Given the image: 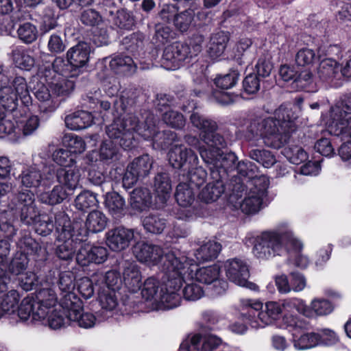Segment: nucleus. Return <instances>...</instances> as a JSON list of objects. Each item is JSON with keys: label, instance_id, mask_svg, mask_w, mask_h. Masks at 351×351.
Returning a JSON list of instances; mask_svg holds the SVG:
<instances>
[{"label": "nucleus", "instance_id": "nucleus-57", "mask_svg": "<svg viewBox=\"0 0 351 351\" xmlns=\"http://www.w3.org/2000/svg\"><path fill=\"white\" fill-rule=\"evenodd\" d=\"M29 258L27 256L22 252H16L12 259L9 266V271L15 276H19L27 268Z\"/></svg>", "mask_w": 351, "mask_h": 351}, {"label": "nucleus", "instance_id": "nucleus-2", "mask_svg": "<svg viewBox=\"0 0 351 351\" xmlns=\"http://www.w3.org/2000/svg\"><path fill=\"white\" fill-rule=\"evenodd\" d=\"M142 120L134 114H127L126 117L117 120L108 128V134L111 137L120 136V129L125 130L121 144L126 147H132L138 137L145 140L153 141V146L156 149H166L177 142V134L171 130L160 132L156 124L157 119L149 112H145L141 116Z\"/></svg>", "mask_w": 351, "mask_h": 351}, {"label": "nucleus", "instance_id": "nucleus-16", "mask_svg": "<svg viewBox=\"0 0 351 351\" xmlns=\"http://www.w3.org/2000/svg\"><path fill=\"white\" fill-rule=\"evenodd\" d=\"M341 53L340 47L330 45L326 51V58L321 60L317 69V77L322 82L329 84H335L334 82L339 80L341 77L339 64L335 56H339Z\"/></svg>", "mask_w": 351, "mask_h": 351}, {"label": "nucleus", "instance_id": "nucleus-47", "mask_svg": "<svg viewBox=\"0 0 351 351\" xmlns=\"http://www.w3.org/2000/svg\"><path fill=\"white\" fill-rule=\"evenodd\" d=\"M221 249L220 243L214 241H208L196 250L195 256L199 261H210L217 257Z\"/></svg>", "mask_w": 351, "mask_h": 351}, {"label": "nucleus", "instance_id": "nucleus-39", "mask_svg": "<svg viewBox=\"0 0 351 351\" xmlns=\"http://www.w3.org/2000/svg\"><path fill=\"white\" fill-rule=\"evenodd\" d=\"M229 40L228 32L220 31L212 34L208 50L210 57L213 60L220 58L223 54Z\"/></svg>", "mask_w": 351, "mask_h": 351}, {"label": "nucleus", "instance_id": "nucleus-32", "mask_svg": "<svg viewBox=\"0 0 351 351\" xmlns=\"http://www.w3.org/2000/svg\"><path fill=\"white\" fill-rule=\"evenodd\" d=\"M80 177V171L76 165L68 168L55 167V178L69 192H73L78 187Z\"/></svg>", "mask_w": 351, "mask_h": 351}, {"label": "nucleus", "instance_id": "nucleus-18", "mask_svg": "<svg viewBox=\"0 0 351 351\" xmlns=\"http://www.w3.org/2000/svg\"><path fill=\"white\" fill-rule=\"evenodd\" d=\"M190 121L192 125L201 130L200 138L204 145H200L199 139L191 135L185 136V141L186 143L195 147L199 152V149L204 147L205 149H209L210 146L204 142L203 136L206 134L213 136L215 135L221 136L220 134L215 132L217 130V125L215 121L207 119L202 115L199 114L197 112H193L190 117Z\"/></svg>", "mask_w": 351, "mask_h": 351}, {"label": "nucleus", "instance_id": "nucleus-56", "mask_svg": "<svg viewBox=\"0 0 351 351\" xmlns=\"http://www.w3.org/2000/svg\"><path fill=\"white\" fill-rule=\"evenodd\" d=\"M63 142L67 149L73 154L75 157L77 154L83 153L86 148V143L83 138L75 134H69L64 136Z\"/></svg>", "mask_w": 351, "mask_h": 351}, {"label": "nucleus", "instance_id": "nucleus-28", "mask_svg": "<svg viewBox=\"0 0 351 351\" xmlns=\"http://www.w3.org/2000/svg\"><path fill=\"white\" fill-rule=\"evenodd\" d=\"M45 315L38 318L34 316V319L38 322V324L48 326L52 330H59L65 328L69 325L70 319H69L68 313L60 306V300H59L58 307L50 309L46 311Z\"/></svg>", "mask_w": 351, "mask_h": 351}, {"label": "nucleus", "instance_id": "nucleus-13", "mask_svg": "<svg viewBox=\"0 0 351 351\" xmlns=\"http://www.w3.org/2000/svg\"><path fill=\"white\" fill-rule=\"evenodd\" d=\"M126 117L125 115H123L121 117L117 118L114 120V121L109 125L106 127V132L107 136L109 137V140L104 141L98 151H93L92 152L89 153L88 155V158L90 161H100L104 164H111L114 162V161L117 160L119 158V149L116 145V144H119L120 147H123V149H130V147H124L121 144V138L123 137V133L125 132V130L123 128L120 129V136L117 138L111 137L108 134V129L110 126H111L114 121L117 120L123 119Z\"/></svg>", "mask_w": 351, "mask_h": 351}, {"label": "nucleus", "instance_id": "nucleus-61", "mask_svg": "<svg viewBox=\"0 0 351 351\" xmlns=\"http://www.w3.org/2000/svg\"><path fill=\"white\" fill-rule=\"evenodd\" d=\"M159 281L154 277L147 278L143 285L141 291L143 297L147 300H154L156 304L157 295H158Z\"/></svg>", "mask_w": 351, "mask_h": 351}, {"label": "nucleus", "instance_id": "nucleus-26", "mask_svg": "<svg viewBox=\"0 0 351 351\" xmlns=\"http://www.w3.org/2000/svg\"><path fill=\"white\" fill-rule=\"evenodd\" d=\"M98 294L101 308L97 311V316L100 319L106 321L120 314L119 304L114 291L99 290Z\"/></svg>", "mask_w": 351, "mask_h": 351}, {"label": "nucleus", "instance_id": "nucleus-49", "mask_svg": "<svg viewBox=\"0 0 351 351\" xmlns=\"http://www.w3.org/2000/svg\"><path fill=\"white\" fill-rule=\"evenodd\" d=\"M195 12L194 8H189L178 13L173 18V25L180 32H187L193 24Z\"/></svg>", "mask_w": 351, "mask_h": 351}, {"label": "nucleus", "instance_id": "nucleus-64", "mask_svg": "<svg viewBox=\"0 0 351 351\" xmlns=\"http://www.w3.org/2000/svg\"><path fill=\"white\" fill-rule=\"evenodd\" d=\"M239 73L236 71H231L228 73L217 75L214 80L217 87L226 90L234 87L239 80Z\"/></svg>", "mask_w": 351, "mask_h": 351}, {"label": "nucleus", "instance_id": "nucleus-33", "mask_svg": "<svg viewBox=\"0 0 351 351\" xmlns=\"http://www.w3.org/2000/svg\"><path fill=\"white\" fill-rule=\"evenodd\" d=\"M36 302L32 297H26L23 298L19 306L17 305L15 315L12 316L10 323L16 324L19 322H26L30 319V322L34 324H38L34 319V313L36 311Z\"/></svg>", "mask_w": 351, "mask_h": 351}, {"label": "nucleus", "instance_id": "nucleus-58", "mask_svg": "<svg viewBox=\"0 0 351 351\" xmlns=\"http://www.w3.org/2000/svg\"><path fill=\"white\" fill-rule=\"evenodd\" d=\"M98 200L96 194L89 191H84L80 193L75 199V206L77 209L85 210L90 207L97 206Z\"/></svg>", "mask_w": 351, "mask_h": 351}, {"label": "nucleus", "instance_id": "nucleus-40", "mask_svg": "<svg viewBox=\"0 0 351 351\" xmlns=\"http://www.w3.org/2000/svg\"><path fill=\"white\" fill-rule=\"evenodd\" d=\"M298 328L292 333V342L295 349L298 350H304L313 348L319 346V340L320 337L317 332H306L300 335Z\"/></svg>", "mask_w": 351, "mask_h": 351}, {"label": "nucleus", "instance_id": "nucleus-60", "mask_svg": "<svg viewBox=\"0 0 351 351\" xmlns=\"http://www.w3.org/2000/svg\"><path fill=\"white\" fill-rule=\"evenodd\" d=\"M293 88L298 89H306L307 91L314 92L316 87L313 83V76L310 71H303L292 82Z\"/></svg>", "mask_w": 351, "mask_h": 351}, {"label": "nucleus", "instance_id": "nucleus-25", "mask_svg": "<svg viewBox=\"0 0 351 351\" xmlns=\"http://www.w3.org/2000/svg\"><path fill=\"white\" fill-rule=\"evenodd\" d=\"M51 80V79L49 77L48 74H45V82L46 84L43 82H40L34 88V95L40 101V110L45 113L54 112L58 106V101L53 97V95H58L54 93L48 84V82Z\"/></svg>", "mask_w": 351, "mask_h": 351}, {"label": "nucleus", "instance_id": "nucleus-46", "mask_svg": "<svg viewBox=\"0 0 351 351\" xmlns=\"http://www.w3.org/2000/svg\"><path fill=\"white\" fill-rule=\"evenodd\" d=\"M105 204L110 214L114 217L123 215L125 208V199L116 192H107Z\"/></svg>", "mask_w": 351, "mask_h": 351}, {"label": "nucleus", "instance_id": "nucleus-5", "mask_svg": "<svg viewBox=\"0 0 351 351\" xmlns=\"http://www.w3.org/2000/svg\"><path fill=\"white\" fill-rule=\"evenodd\" d=\"M8 210L14 217H20L21 221L27 225H34L36 232L42 236L51 234L54 228L52 217L40 215L35 203L34 194L29 190H22L12 193L8 197Z\"/></svg>", "mask_w": 351, "mask_h": 351}, {"label": "nucleus", "instance_id": "nucleus-19", "mask_svg": "<svg viewBox=\"0 0 351 351\" xmlns=\"http://www.w3.org/2000/svg\"><path fill=\"white\" fill-rule=\"evenodd\" d=\"M68 313L69 319L74 324L84 329L94 328L97 324L104 322L95 314L84 311L83 302L80 299H74V302L63 308Z\"/></svg>", "mask_w": 351, "mask_h": 351}, {"label": "nucleus", "instance_id": "nucleus-31", "mask_svg": "<svg viewBox=\"0 0 351 351\" xmlns=\"http://www.w3.org/2000/svg\"><path fill=\"white\" fill-rule=\"evenodd\" d=\"M75 277L71 271H64L60 274L58 287L60 291V306L67 307L74 302V299H80L73 292Z\"/></svg>", "mask_w": 351, "mask_h": 351}, {"label": "nucleus", "instance_id": "nucleus-50", "mask_svg": "<svg viewBox=\"0 0 351 351\" xmlns=\"http://www.w3.org/2000/svg\"><path fill=\"white\" fill-rule=\"evenodd\" d=\"M146 231L153 234H160L167 226L166 219L159 215L149 214L142 220Z\"/></svg>", "mask_w": 351, "mask_h": 351}, {"label": "nucleus", "instance_id": "nucleus-23", "mask_svg": "<svg viewBox=\"0 0 351 351\" xmlns=\"http://www.w3.org/2000/svg\"><path fill=\"white\" fill-rule=\"evenodd\" d=\"M108 256L106 247L100 245H92L83 241V245L76 254L77 263L81 266H87L90 263L101 264Z\"/></svg>", "mask_w": 351, "mask_h": 351}, {"label": "nucleus", "instance_id": "nucleus-63", "mask_svg": "<svg viewBox=\"0 0 351 351\" xmlns=\"http://www.w3.org/2000/svg\"><path fill=\"white\" fill-rule=\"evenodd\" d=\"M17 34L20 40L28 44L36 40L38 30L34 25L30 23H25L19 27Z\"/></svg>", "mask_w": 351, "mask_h": 351}, {"label": "nucleus", "instance_id": "nucleus-42", "mask_svg": "<svg viewBox=\"0 0 351 351\" xmlns=\"http://www.w3.org/2000/svg\"><path fill=\"white\" fill-rule=\"evenodd\" d=\"M154 187L157 198L161 203H165L169 198L171 184L169 176L166 173H158L154 178Z\"/></svg>", "mask_w": 351, "mask_h": 351}, {"label": "nucleus", "instance_id": "nucleus-34", "mask_svg": "<svg viewBox=\"0 0 351 351\" xmlns=\"http://www.w3.org/2000/svg\"><path fill=\"white\" fill-rule=\"evenodd\" d=\"M328 132L334 136H339L343 143L339 148L338 152L341 158L348 160L351 158V125L349 127H339V125L328 126Z\"/></svg>", "mask_w": 351, "mask_h": 351}, {"label": "nucleus", "instance_id": "nucleus-27", "mask_svg": "<svg viewBox=\"0 0 351 351\" xmlns=\"http://www.w3.org/2000/svg\"><path fill=\"white\" fill-rule=\"evenodd\" d=\"M135 238L134 230L118 227L106 233V243L112 250L119 252L128 247Z\"/></svg>", "mask_w": 351, "mask_h": 351}, {"label": "nucleus", "instance_id": "nucleus-12", "mask_svg": "<svg viewBox=\"0 0 351 351\" xmlns=\"http://www.w3.org/2000/svg\"><path fill=\"white\" fill-rule=\"evenodd\" d=\"M53 70H46L49 77L51 79L48 84L52 90L57 95H67L74 88V82L69 80V77H74L71 73V64L65 62L61 57H57L51 64Z\"/></svg>", "mask_w": 351, "mask_h": 351}, {"label": "nucleus", "instance_id": "nucleus-54", "mask_svg": "<svg viewBox=\"0 0 351 351\" xmlns=\"http://www.w3.org/2000/svg\"><path fill=\"white\" fill-rule=\"evenodd\" d=\"M282 154L290 162L295 165H300L308 158L306 152L299 145H290L283 149Z\"/></svg>", "mask_w": 351, "mask_h": 351}, {"label": "nucleus", "instance_id": "nucleus-41", "mask_svg": "<svg viewBox=\"0 0 351 351\" xmlns=\"http://www.w3.org/2000/svg\"><path fill=\"white\" fill-rule=\"evenodd\" d=\"M110 66L114 72L124 75L134 73L137 67L136 64L130 56L123 54L112 58L110 61Z\"/></svg>", "mask_w": 351, "mask_h": 351}, {"label": "nucleus", "instance_id": "nucleus-44", "mask_svg": "<svg viewBox=\"0 0 351 351\" xmlns=\"http://www.w3.org/2000/svg\"><path fill=\"white\" fill-rule=\"evenodd\" d=\"M69 195V192L63 186L58 184L51 191L40 193L38 199L43 204L53 206L62 203Z\"/></svg>", "mask_w": 351, "mask_h": 351}, {"label": "nucleus", "instance_id": "nucleus-45", "mask_svg": "<svg viewBox=\"0 0 351 351\" xmlns=\"http://www.w3.org/2000/svg\"><path fill=\"white\" fill-rule=\"evenodd\" d=\"M12 58L15 66L20 69L29 71L35 64V60L30 51L23 47H17L12 50Z\"/></svg>", "mask_w": 351, "mask_h": 351}, {"label": "nucleus", "instance_id": "nucleus-3", "mask_svg": "<svg viewBox=\"0 0 351 351\" xmlns=\"http://www.w3.org/2000/svg\"><path fill=\"white\" fill-rule=\"evenodd\" d=\"M293 108L297 106L285 104L275 110L274 117L254 116L251 118L247 127V139L254 142L262 140L266 146L274 149L282 147L295 130L293 121L298 115Z\"/></svg>", "mask_w": 351, "mask_h": 351}, {"label": "nucleus", "instance_id": "nucleus-17", "mask_svg": "<svg viewBox=\"0 0 351 351\" xmlns=\"http://www.w3.org/2000/svg\"><path fill=\"white\" fill-rule=\"evenodd\" d=\"M223 268L228 278L234 284L252 291H258V286L248 281L249 267L246 262L240 258H231L223 263Z\"/></svg>", "mask_w": 351, "mask_h": 351}, {"label": "nucleus", "instance_id": "nucleus-6", "mask_svg": "<svg viewBox=\"0 0 351 351\" xmlns=\"http://www.w3.org/2000/svg\"><path fill=\"white\" fill-rule=\"evenodd\" d=\"M167 261L162 267L167 280L160 287L157 295V310H170L181 304L180 289L182 283L186 282V275H190L193 271L190 268L186 270L184 267H179L182 262L173 254L167 255Z\"/></svg>", "mask_w": 351, "mask_h": 351}, {"label": "nucleus", "instance_id": "nucleus-43", "mask_svg": "<svg viewBox=\"0 0 351 351\" xmlns=\"http://www.w3.org/2000/svg\"><path fill=\"white\" fill-rule=\"evenodd\" d=\"M151 202L152 195L147 188H136L130 194V205L138 211H143L148 208Z\"/></svg>", "mask_w": 351, "mask_h": 351}, {"label": "nucleus", "instance_id": "nucleus-7", "mask_svg": "<svg viewBox=\"0 0 351 351\" xmlns=\"http://www.w3.org/2000/svg\"><path fill=\"white\" fill-rule=\"evenodd\" d=\"M269 185V181L267 176H261L249 182L247 185L236 183L233 186L230 201L234 203L236 209H241L243 213L255 214L262 208Z\"/></svg>", "mask_w": 351, "mask_h": 351}, {"label": "nucleus", "instance_id": "nucleus-10", "mask_svg": "<svg viewBox=\"0 0 351 351\" xmlns=\"http://www.w3.org/2000/svg\"><path fill=\"white\" fill-rule=\"evenodd\" d=\"M176 258L182 262L179 267H184L186 270L190 267L193 270L190 275H186V280L195 279L197 281L206 285L214 283L213 291L215 295H222L227 290L228 282L219 278L220 267L218 265L215 264L198 268L195 261L187 257L184 253H182L180 257L176 256Z\"/></svg>", "mask_w": 351, "mask_h": 351}, {"label": "nucleus", "instance_id": "nucleus-9", "mask_svg": "<svg viewBox=\"0 0 351 351\" xmlns=\"http://www.w3.org/2000/svg\"><path fill=\"white\" fill-rule=\"evenodd\" d=\"M56 229L58 232L57 240L60 244L56 247L57 256L64 261L72 260L83 245L84 239L81 234H75L71 227L68 215L59 212L55 216Z\"/></svg>", "mask_w": 351, "mask_h": 351}, {"label": "nucleus", "instance_id": "nucleus-51", "mask_svg": "<svg viewBox=\"0 0 351 351\" xmlns=\"http://www.w3.org/2000/svg\"><path fill=\"white\" fill-rule=\"evenodd\" d=\"M152 160L147 154L135 158L128 167L141 178L147 176L152 167Z\"/></svg>", "mask_w": 351, "mask_h": 351}, {"label": "nucleus", "instance_id": "nucleus-11", "mask_svg": "<svg viewBox=\"0 0 351 351\" xmlns=\"http://www.w3.org/2000/svg\"><path fill=\"white\" fill-rule=\"evenodd\" d=\"M281 300L283 315V327L289 332H293L298 328L300 330L308 329L309 323L306 319L294 315L295 312L306 317L311 316V312L308 309L304 300L298 298H288Z\"/></svg>", "mask_w": 351, "mask_h": 351}, {"label": "nucleus", "instance_id": "nucleus-48", "mask_svg": "<svg viewBox=\"0 0 351 351\" xmlns=\"http://www.w3.org/2000/svg\"><path fill=\"white\" fill-rule=\"evenodd\" d=\"M107 221V217L102 212L93 210L88 215L85 226L87 231L96 233L104 230Z\"/></svg>", "mask_w": 351, "mask_h": 351}, {"label": "nucleus", "instance_id": "nucleus-35", "mask_svg": "<svg viewBox=\"0 0 351 351\" xmlns=\"http://www.w3.org/2000/svg\"><path fill=\"white\" fill-rule=\"evenodd\" d=\"M122 283L131 291L136 292L142 287L140 268L134 262H126L123 269Z\"/></svg>", "mask_w": 351, "mask_h": 351}, {"label": "nucleus", "instance_id": "nucleus-30", "mask_svg": "<svg viewBox=\"0 0 351 351\" xmlns=\"http://www.w3.org/2000/svg\"><path fill=\"white\" fill-rule=\"evenodd\" d=\"M36 311L34 316L38 318L43 317L46 311L58 307V298L54 290L50 287H43L36 291Z\"/></svg>", "mask_w": 351, "mask_h": 351}, {"label": "nucleus", "instance_id": "nucleus-52", "mask_svg": "<svg viewBox=\"0 0 351 351\" xmlns=\"http://www.w3.org/2000/svg\"><path fill=\"white\" fill-rule=\"evenodd\" d=\"M52 160L59 168L73 167L76 165V157L67 149L60 148L52 154Z\"/></svg>", "mask_w": 351, "mask_h": 351}, {"label": "nucleus", "instance_id": "nucleus-1", "mask_svg": "<svg viewBox=\"0 0 351 351\" xmlns=\"http://www.w3.org/2000/svg\"><path fill=\"white\" fill-rule=\"evenodd\" d=\"M203 140L210 146L209 149L202 147L199 155L210 171L213 181L209 182L199 193V198L209 203L217 200L224 193L223 179L234 169L237 157L232 152H224L222 149L227 146L223 136H211L206 134Z\"/></svg>", "mask_w": 351, "mask_h": 351}, {"label": "nucleus", "instance_id": "nucleus-53", "mask_svg": "<svg viewBox=\"0 0 351 351\" xmlns=\"http://www.w3.org/2000/svg\"><path fill=\"white\" fill-rule=\"evenodd\" d=\"M237 170L239 175L248 179L246 183L243 182H241L243 183L244 185H247L249 182H252L256 178L265 176L264 175H260L256 165L248 160L239 162L237 166ZM237 183L241 182H238Z\"/></svg>", "mask_w": 351, "mask_h": 351}, {"label": "nucleus", "instance_id": "nucleus-37", "mask_svg": "<svg viewBox=\"0 0 351 351\" xmlns=\"http://www.w3.org/2000/svg\"><path fill=\"white\" fill-rule=\"evenodd\" d=\"M0 319L5 317L10 320L15 315L19 300V294L14 289H8L0 295Z\"/></svg>", "mask_w": 351, "mask_h": 351}, {"label": "nucleus", "instance_id": "nucleus-8", "mask_svg": "<svg viewBox=\"0 0 351 351\" xmlns=\"http://www.w3.org/2000/svg\"><path fill=\"white\" fill-rule=\"evenodd\" d=\"M241 304L242 316L253 328L273 324L283 313L281 300L267 302L264 310L263 304L258 300H243Z\"/></svg>", "mask_w": 351, "mask_h": 351}, {"label": "nucleus", "instance_id": "nucleus-4", "mask_svg": "<svg viewBox=\"0 0 351 351\" xmlns=\"http://www.w3.org/2000/svg\"><path fill=\"white\" fill-rule=\"evenodd\" d=\"M248 241L253 245L252 254L261 261L282 256L291 250L299 252L303 247L302 241L287 222L280 223L274 230L250 237Z\"/></svg>", "mask_w": 351, "mask_h": 351}, {"label": "nucleus", "instance_id": "nucleus-15", "mask_svg": "<svg viewBox=\"0 0 351 351\" xmlns=\"http://www.w3.org/2000/svg\"><path fill=\"white\" fill-rule=\"evenodd\" d=\"M182 253L177 250L165 254L160 246L145 242L137 243L134 247V254L138 261L149 266L159 265L162 271L164 264L167 262V255L173 254L177 257H180Z\"/></svg>", "mask_w": 351, "mask_h": 351}, {"label": "nucleus", "instance_id": "nucleus-21", "mask_svg": "<svg viewBox=\"0 0 351 351\" xmlns=\"http://www.w3.org/2000/svg\"><path fill=\"white\" fill-rule=\"evenodd\" d=\"M169 161L171 165L176 169L186 167L189 169L196 166L199 162L197 154L184 145H173L169 153Z\"/></svg>", "mask_w": 351, "mask_h": 351}, {"label": "nucleus", "instance_id": "nucleus-55", "mask_svg": "<svg viewBox=\"0 0 351 351\" xmlns=\"http://www.w3.org/2000/svg\"><path fill=\"white\" fill-rule=\"evenodd\" d=\"M308 307L311 312V316H325L331 313L333 311V306L328 300L324 298L313 299Z\"/></svg>", "mask_w": 351, "mask_h": 351}, {"label": "nucleus", "instance_id": "nucleus-24", "mask_svg": "<svg viewBox=\"0 0 351 351\" xmlns=\"http://www.w3.org/2000/svg\"><path fill=\"white\" fill-rule=\"evenodd\" d=\"M330 117L327 127L335 125L349 127L351 125V95H345L331 108Z\"/></svg>", "mask_w": 351, "mask_h": 351}, {"label": "nucleus", "instance_id": "nucleus-29", "mask_svg": "<svg viewBox=\"0 0 351 351\" xmlns=\"http://www.w3.org/2000/svg\"><path fill=\"white\" fill-rule=\"evenodd\" d=\"M16 245L19 249L17 252H22L27 256L32 255L36 261H44L47 258V248L36 242L27 232L21 234Z\"/></svg>", "mask_w": 351, "mask_h": 351}, {"label": "nucleus", "instance_id": "nucleus-36", "mask_svg": "<svg viewBox=\"0 0 351 351\" xmlns=\"http://www.w3.org/2000/svg\"><path fill=\"white\" fill-rule=\"evenodd\" d=\"M99 290H110L114 291L119 289L122 285L120 274L117 270H110L104 274L98 272L92 276Z\"/></svg>", "mask_w": 351, "mask_h": 351}, {"label": "nucleus", "instance_id": "nucleus-59", "mask_svg": "<svg viewBox=\"0 0 351 351\" xmlns=\"http://www.w3.org/2000/svg\"><path fill=\"white\" fill-rule=\"evenodd\" d=\"M249 156L251 159L258 162L265 168L271 167L276 162L274 156L269 151L265 149H252Z\"/></svg>", "mask_w": 351, "mask_h": 351}, {"label": "nucleus", "instance_id": "nucleus-38", "mask_svg": "<svg viewBox=\"0 0 351 351\" xmlns=\"http://www.w3.org/2000/svg\"><path fill=\"white\" fill-rule=\"evenodd\" d=\"M93 115L85 110H77L68 114L64 119L66 126L71 130H80L90 126L94 121Z\"/></svg>", "mask_w": 351, "mask_h": 351}, {"label": "nucleus", "instance_id": "nucleus-14", "mask_svg": "<svg viewBox=\"0 0 351 351\" xmlns=\"http://www.w3.org/2000/svg\"><path fill=\"white\" fill-rule=\"evenodd\" d=\"M19 178L21 184L26 188L49 187L55 180V166L51 165L45 167L43 173L36 165L25 166Z\"/></svg>", "mask_w": 351, "mask_h": 351}, {"label": "nucleus", "instance_id": "nucleus-20", "mask_svg": "<svg viewBox=\"0 0 351 351\" xmlns=\"http://www.w3.org/2000/svg\"><path fill=\"white\" fill-rule=\"evenodd\" d=\"M176 199L181 207L176 213L178 220L187 221L193 218V211L190 208L195 201V193L192 186L186 183H180L176 188Z\"/></svg>", "mask_w": 351, "mask_h": 351}, {"label": "nucleus", "instance_id": "nucleus-22", "mask_svg": "<svg viewBox=\"0 0 351 351\" xmlns=\"http://www.w3.org/2000/svg\"><path fill=\"white\" fill-rule=\"evenodd\" d=\"M90 46L81 42L71 47L66 52V60L73 69V76H78L82 69L88 65L90 58Z\"/></svg>", "mask_w": 351, "mask_h": 351}, {"label": "nucleus", "instance_id": "nucleus-62", "mask_svg": "<svg viewBox=\"0 0 351 351\" xmlns=\"http://www.w3.org/2000/svg\"><path fill=\"white\" fill-rule=\"evenodd\" d=\"M322 49H319L317 56L314 50L308 48H302L298 51L295 56V62L299 66H306L313 64L318 58H320Z\"/></svg>", "mask_w": 351, "mask_h": 351}]
</instances>
